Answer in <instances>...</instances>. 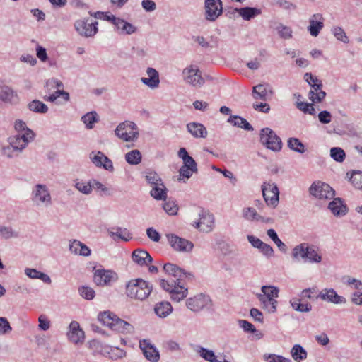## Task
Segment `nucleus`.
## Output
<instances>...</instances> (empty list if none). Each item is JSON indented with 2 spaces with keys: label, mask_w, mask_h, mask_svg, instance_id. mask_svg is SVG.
<instances>
[{
  "label": "nucleus",
  "mask_w": 362,
  "mask_h": 362,
  "mask_svg": "<svg viewBox=\"0 0 362 362\" xmlns=\"http://www.w3.org/2000/svg\"><path fill=\"white\" fill-rule=\"evenodd\" d=\"M152 291L153 285L141 278L129 280L125 286V293L129 298L141 301L146 300Z\"/></svg>",
  "instance_id": "f257e3e1"
},
{
  "label": "nucleus",
  "mask_w": 362,
  "mask_h": 362,
  "mask_svg": "<svg viewBox=\"0 0 362 362\" xmlns=\"http://www.w3.org/2000/svg\"><path fill=\"white\" fill-rule=\"evenodd\" d=\"M261 291L262 293H257L256 296L262 308L269 313H274L278 304L275 298L279 296V288L274 286H262Z\"/></svg>",
  "instance_id": "f03ea898"
},
{
  "label": "nucleus",
  "mask_w": 362,
  "mask_h": 362,
  "mask_svg": "<svg viewBox=\"0 0 362 362\" xmlns=\"http://www.w3.org/2000/svg\"><path fill=\"white\" fill-rule=\"evenodd\" d=\"M115 135L124 141H135L139 138L136 124L131 121H124L119 124L115 130Z\"/></svg>",
  "instance_id": "7ed1b4c3"
},
{
  "label": "nucleus",
  "mask_w": 362,
  "mask_h": 362,
  "mask_svg": "<svg viewBox=\"0 0 362 362\" xmlns=\"http://www.w3.org/2000/svg\"><path fill=\"white\" fill-rule=\"evenodd\" d=\"M259 141L267 148L274 152L280 151L282 148L281 138L269 127H265L260 130Z\"/></svg>",
  "instance_id": "20e7f679"
},
{
  "label": "nucleus",
  "mask_w": 362,
  "mask_h": 362,
  "mask_svg": "<svg viewBox=\"0 0 362 362\" xmlns=\"http://www.w3.org/2000/svg\"><path fill=\"white\" fill-rule=\"evenodd\" d=\"M31 200L37 206L49 207L52 205V197L47 185L37 184L31 192Z\"/></svg>",
  "instance_id": "39448f33"
},
{
  "label": "nucleus",
  "mask_w": 362,
  "mask_h": 362,
  "mask_svg": "<svg viewBox=\"0 0 362 362\" xmlns=\"http://www.w3.org/2000/svg\"><path fill=\"white\" fill-rule=\"evenodd\" d=\"M160 285L163 290L170 293L171 299L176 302L183 300L188 294L187 288L181 285L180 281L176 282L173 281L170 284L165 279H160Z\"/></svg>",
  "instance_id": "423d86ee"
},
{
  "label": "nucleus",
  "mask_w": 362,
  "mask_h": 362,
  "mask_svg": "<svg viewBox=\"0 0 362 362\" xmlns=\"http://www.w3.org/2000/svg\"><path fill=\"white\" fill-rule=\"evenodd\" d=\"M182 74L185 83L195 88L202 87L205 83L201 71L192 65L185 68Z\"/></svg>",
  "instance_id": "0eeeda50"
},
{
  "label": "nucleus",
  "mask_w": 362,
  "mask_h": 362,
  "mask_svg": "<svg viewBox=\"0 0 362 362\" xmlns=\"http://www.w3.org/2000/svg\"><path fill=\"white\" fill-rule=\"evenodd\" d=\"M310 194L320 199H330L334 196V190L322 182H314L309 188Z\"/></svg>",
  "instance_id": "6e6552de"
},
{
  "label": "nucleus",
  "mask_w": 362,
  "mask_h": 362,
  "mask_svg": "<svg viewBox=\"0 0 362 362\" xmlns=\"http://www.w3.org/2000/svg\"><path fill=\"white\" fill-rule=\"evenodd\" d=\"M118 279L116 272L105 269H95L93 274V281L97 286H110Z\"/></svg>",
  "instance_id": "1a4fd4ad"
},
{
  "label": "nucleus",
  "mask_w": 362,
  "mask_h": 362,
  "mask_svg": "<svg viewBox=\"0 0 362 362\" xmlns=\"http://www.w3.org/2000/svg\"><path fill=\"white\" fill-rule=\"evenodd\" d=\"M262 191L267 205L276 206L279 200V191L277 185L274 183L264 182L262 185Z\"/></svg>",
  "instance_id": "9d476101"
},
{
  "label": "nucleus",
  "mask_w": 362,
  "mask_h": 362,
  "mask_svg": "<svg viewBox=\"0 0 362 362\" xmlns=\"http://www.w3.org/2000/svg\"><path fill=\"white\" fill-rule=\"evenodd\" d=\"M211 303L210 297L203 293H199L186 300V306L193 312H199L208 307Z\"/></svg>",
  "instance_id": "9b49d317"
},
{
  "label": "nucleus",
  "mask_w": 362,
  "mask_h": 362,
  "mask_svg": "<svg viewBox=\"0 0 362 362\" xmlns=\"http://www.w3.org/2000/svg\"><path fill=\"white\" fill-rule=\"evenodd\" d=\"M166 238L170 245L176 251L190 252L194 247L191 241L180 238L175 234L168 233L166 234Z\"/></svg>",
  "instance_id": "f8f14e48"
},
{
  "label": "nucleus",
  "mask_w": 362,
  "mask_h": 362,
  "mask_svg": "<svg viewBox=\"0 0 362 362\" xmlns=\"http://www.w3.org/2000/svg\"><path fill=\"white\" fill-rule=\"evenodd\" d=\"M163 270L166 274L173 276L176 279L175 281L176 282H181L185 279L190 281L194 279V275L192 273L185 272L184 269L174 264H165L163 265Z\"/></svg>",
  "instance_id": "ddd939ff"
},
{
  "label": "nucleus",
  "mask_w": 362,
  "mask_h": 362,
  "mask_svg": "<svg viewBox=\"0 0 362 362\" xmlns=\"http://www.w3.org/2000/svg\"><path fill=\"white\" fill-rule=\"evenodd\" d=\"M206 19L214 21L223 12L222 2L221 0H205Z\"/></svg>",
  "instance_id": "4468645a"
},
{
  "label": "nucleus",
  "mask_w": 362,
  "mask_h": 362,
  "mask_svg": "<svg viewBox=\"0 0 362 362\" xmlns=\"http://www.w3.org/2000/svg\"><path fill=\"white\" fill-rule=\"evenodd\" d=\"M98 24L97 21L89 23L87 21L79 20L76 21L74 27L79 35L90 37L97 33L98 30Z\"/></svg>",
  "instance_id": "2eb2a0df"
},
{
  "label": "nucleus",
  "mask_w": 362,
  "mask_h": 362,
  "mask_svg": "<svg viewBox=\"0 0 362 362\" xmlns=\"http://www.w3.org/2000/svg\"><path fill=\"white\" fill-rule=\"evenodd\" d=\"M323 301L333 304H344L346 300L344 297L337 294L334 288H324L316 297Z\"/></svg>",
  "instance_id": "dca6fc26"
},
{
  "label": "nucleus",
  "mask_w": 362,
  "mask_h": 362,
  "mask_svg": "<svg viewBox=\"0 0 362 362\" xmlns=\"http://www.w3.org/2000/svg\"><path fill=\"white\" fill-rule=\"evenodd\" d=\"M199 219L195 223V228L203 232H210L214 226V218L209 211L202 210L199 214Z\"/></svg>",
  "instance_id": "f3484780"
},
{
  "label": "nucleus",
  "mask_w": 362,
  "mask_h": 362,
  "mask_svg": "<svg viewBox=\"0 0 362 362\" xmlns=\"http://www.w3.org/2000/svg\"><path fill=\"white\" fill-rule=\"evenodd\" d=\"M34 139V136H32V134L30 132L25 134H15L8 138V142L15 148L18 147L19 152L22 151L28 146V144Z\"/></svg>",
  "instance_id": "a211bd4d"
},
{
  "label": "nucleus",
  "mask_w": 362,
  "mask_h": 362,
  "mask_svg": "<svg viewBox=\"0 0 362 362\" xmlns=\"http://www.w3.org/2000/svg\"><path fill=\"white\" fill-rule=\"evenodd\" d=\"M68 338L74 344H83L85 339L84 332L81 329L80 325L76 321H72L69 325Z\"/></svg>",
  "instance_id": "6ab92c4d"
},
{
  "label": "nucleus",
  "mask_w": 362,
  "mask_h": 362,
  "mask_svg": "<svg viewBox=\"0 0 362 362\" xmlns=\"http://www.w3.org/2000/svg\"><path fill=\"white\" fill-rule=\"evenodd\" d=\"M139 346L146 359L152 362H157L160 358L159 352L148 340L143 339L139 341Z\"/></svg>",
  "instance_id": "aec40b11"
},
{
  "label": "nucleus",
  "mask_w": 362,
  "mask_h": 362,
  "mask_svg": "<svg viewBox=\"0 0 362 362\" xmlns=\"http://www.w3.org/2000/svg\"><path fill=\"white\" fill-rule=\"evenodd\" d=\"M113 25L115 30L119 35H132L137 30L136 26L119 17L117 18Z\"/></svg>",
  "instance_id": "412c9836"
},
{
  "label": "nucleus",
  "mask_w": 362,
  "mask_h": 362,
  "mask_svg": "<svg viewBox=\"0 0 362 362\" xmlns=\"http://www.w3.org/2000/svg\"><path fill=\"white\" fill-rule=\"evenodd\" d=\"M252 96L256 100H267L268 96L274 93L272 86L269 83L258 84L252 88Z\"/></svg>",
  "instance_id": "4be33fe9"
},
{
  "label": "nucleus",
  "mask_w": 362,
  "mask_h": 362,
  "mask_svg": "<svg viewBox=\"0 0 362 362\" xmlns=\"http://www.w3.org/2000/svg\"><path fill=\"white\" fill-rule=\"evenodd\" d=\"M146 74L148 78L143 77L141 81L151 89L158 88L160 84L158 72L155 69L148 67L146 69Z\"/></svg>",
  "instance_id": "5701e85b"
},
{
  "label": "nucleus",
  "mask_w": 362,
  "mask_h": 362,
  "mask_svg": "<svg viewBox=\"0 0 362 362\" xmlns=\"http://www.w3.org/2000/svg\"><path fill=\"white\" fill-rule=\"evenodd\" d=\"M328 208L335 216H343L348 212V207L341 198H334L329 204Z\"/></svg>",
  "instance_id": "b1692460"
},
{
  "label": "nucleus",
  "mask_w": 362,
  "mask_h": 362,
  "mask_svg": "<svg viewBox=\"0 0 362 362\" xmlns=\"http://www.w3.org/2000/svg\"><path fill=\"white\" fill-rule=\"evenodd\" d=\"M132 258L135 263L141 267L146 266L153 262V258L150 254L146 250L142 249L134 250Z\"/></svg>",
  "instance_id": "393cba45"
},
{
  "label": "nucleus",
  "mask_w": 362,
  "mask_h": 362,
  "mask_svg": "<svg viewBox=\"0 0 362 362\" xmlns=\"http://www.w3.org/2000/svg\"><path fill=\"white\" fill-rule=\"evenodd\" d=\"M310 25L308 28L310 34L313 37H317L322 29L323 18L321 14H314L309 21Z\"/></svg>",
  "instance_id": "a878e982"
},
{
  "label": "nucleus",
  "mask_w": 362,
  "mask_h": 362,
  "mask_svg": "<svg viewBox=\"0 0 362 362\" xmlns=\"http://www.w3.org/2000/svg\"><path fill=\"white\" fill-rule=\"evenodd\" d=\"M178 157L183 161L182 166L190 168L191 170L198 172L197 164L194 159L190 156L185 148H180L177 153Z\"/></svg>",
  "instance_id": "bb28decb"
},
{
  "label": "nucleus",
  "mask_w": 362,
  "mask_h": 362,
  "mask_svg": "<svg viewBox=\"0 0 362 362\" xmlns=\"http://www.w3.org/2000/svg\"><path fill=\"white\" fill-rule=\"evenodd\" d=\"M311 88L312 89L308 93L309 99L313 103L322 102L326 96V93L322 90V81H319L318 83L313 84Z\"/></svg>",
  "instance_id": "cd10ccee"
},
{
  "label": "nucleus",
  "mask_w": 362,
  "mask_h": 362,
  "mask_svg": "<svg viewBox=\"0 0 362 362\" xmlns=\"http://www.w3.org/2000/svg\"><path fill=\"white\" fill-rule=\"evenodd\" d=\"M69 250L75 255L83 257H88L91 253L90 250L86 245L77 240H74L69 244Z\"/></svg>",
  "instance_id": "c85d7f7f"
},
{
  "label": "nucleus",
  "mask_w": 362,
  "mask_h": 362,
  "mask_svg": "<svg viewBox=\"0 0 362 362\" xmlns=\"http://www.w3.org/2000/svg\"><path fill=\"white\" fill-rule=\"evenodd\" d=\"M107 232L109 235L115 241L120 239L127 242L132 238V235L128 231L127 228H123L121 227L112 228L108 229Z\"/></svg>",
  "instance_id": "c756f323"
},
{
  "label": "nucleus",
  "mask_w": 362,
  "mask_h": 362,
  "mask_svg": "<svg viewBox=\"0 0 362 362\" xmlns=\"http://www.w3.org/2000/svg\"><path fill=\"white\" fill-rule=\"evenodd\" d=\"M187 129L195 138H206L208 134L206 127L198 122L188 123Z\"/></svg>",
  "instance_id": "7c9ffc66"
},
{
  "label": "nucleus",
  "mask_w": 362,
  "mask_h": 362,
  "mask_svg": "<svg viewBox=\"0 0 362 362\" xmlns=\"http://www.w3.org/2000/svg\"><path fill=\"white\" fill-rule=\"evenodd\" d=\"M234 13H238L243 19L250 21L261 13V10L252 7H244L240 8H233Z\"/></svg>",
  "instance_id": "2f4dec72"
},
{
  "label": "nucleus",
  "mask_w": 362,
  "mask_h": 362,
  "mask_svg": "<svg viewBox=\"0 0 362 362\" xmlns=\"http://www.w3.org/2000/svg\"><path fill=\"white\" fill-rule=\"evenodd\" d=\"M117 317H118L115 314L109 310L100 313L98 317L100 322L112 329L114 328V324Z\"/></svg>",
  "instance_id": "473e14b6"
},
{
  "label": "nucleus",
  "mask_w": 362,
  "mask_h": 362,
  "mask_svg": "<svg viewBox=\"0 0 362 362\" xmlns=\"http://www.w3.org/2000/svg\"><path fill=\"white\" fill-rule=\"evenodd\" d=\"M227 122L232 124L233 126L240 127L247 131H252L253 127L252 125L244 118L238 116L232 115L228 118Z\"/></svg>",
  "instance_id": "72a5a7b5"
},
{
  "label": "nucleus",
  "mask_w": 362,
  "mask_h": 362,
  "mask_svg": "<svg viewBox=\"0 0 362 362\" xmlns=\"http://www.w3.org/2000/svg\"><path fill=\"white\" fill-rule=\"evenodd\" d=\"M155 313L160 317H165L173 311L171 304L168 301L158 303L154 308Z\"/></svg>",
  "instance_id": "f704fd0d"
},
{
  "label": "nucleus",
  "mask_w": 362,
  "mask_h": 362,
  "mask_svg": "<svg viewBox=\"0 0 362 362\" xmlns=\"http://www.w3.org/2000/svg\"><path fill=\"white\" fill-rule=\"evenodd\" d=\"M112 330H115L123 334H132L134 332V328L133 325L129 322L117 317L114 324V328Z\"/></svg>",
  "instance_id": "c9c22d12"
},
{
  "label": "nucleus",
  "mask_w": 362,
  "mask_h": 362,
  "mask_svg": "<svg viewBox=\"0 0 362 362\" xmlns=\"http://www.w3.org/2000/svg\"><path fill=\"white\" fill-rule=\"evenodd\" d=\"M151 195L156 200H165L167 199V188L161 182V185L152 187Z\"/></svg>",
  "instance_id": "e433bc0d"
},
{
  "label": "nucleus",
  "mask_w": 362,
  "mask_h": 362,
  "mask_svg": "<svg viewBox=\"0 0 362 362\" xmlns=\"http://www.w3.org/2000/svg\"><path fill=\"white\" fill-rule=\"evenodd\" d=\"M81 121L88 129H91L94 127L95 124L99 121V116L95 111H91L82 116Z\"/></svg>",
  "instance_id": "4c0bfd02"
},
{
  "label": "nucleus",
  "mask_w": 362,
  "mask_h": 362,
  "mask_svg": "<svg viewBox=\"0 0 362 362\" xmlns=\"http://www.w3.org/2000/svg\"><path fill=\"white\" fill-rule=\"evenodd\" d=\"M292 358L295 361H303L307 358L308 353L306 350L300 344H295L291 350Z\"/></svg>",
  "instance_id": "58836bf2"
},
{
  "label": "nucleus",
  "mask_w": 362,
  "mask_h": 362,
  "mask_svg": "<svg viewBox=\"0 0 362 362\" xmlns=\"http://www.w3.org/2000/svg\"><path fill=\"white\" fill-rule=\"evenodd\" d=\"M301 300L297 298L291 299L290 303L293 309L298 312L308 313L312 310V305L310 303H302Z\"/></svg>",
  "instance_id": "ea45409f"
},
{
  "label": "nucleus",
  "mask_w": 362,
  "mask_h": 362,
  "mask_svg": "<svg viewBox=\"0 0 362 362\" xmlns=\"http://www.w3.org/2000/svg\"><path fill=\"white\" fill-rule=\"evenodd\" d=\"M141 159V153L137 149L132 150L125 154V160L130 165H138Z\"/></svg>",
  "instance_id": "a19ab883"
},
{
  "label": "nucleus",
  "mask_w": 362,
  "mask_h": 362,
  "mask_svg": "<svg viewBox=\"0 0 362 362\" xmlns=\"http://www.w3.org/2000/svg\"><path fill=\"white\" fill-rule=\"evenodd\" d=\"M28 107L30 111L37 113H46L48 111V107L38 100H34L29 103Z\"/></svg>",
  "instance_id": "79ce46f5"
},
{
  "label": "nucleus",
  "mask_w": 362,
  "mask_h": 362,
  "mask_svg": "<svg viewBox=\"0 0 362 362\" xmlns=\"http://www.w3.org/2000/svg\"><path fill=\"white\" fill-rule=\"evenodd\" d=\"M287 145L290 149L295 152L303 153L305 151L304 144L297 138H289Z\"/></svg>",
  "instance_id": "37998d69"
},
{
  "label": "nucleus",
  "mask_w": 362,
  "mask_h": 362,
  "mask_svg": "<svg viewBox=\"0 0 362 362\" xmlns=\"http://www.w3.org/2000/svg\"><path fill=\"white\" fill-rule=\"evenodd\" d=\"M198 353L199 356L205 361L209 362H221V361H218L216 358V356L212 350H209L204 347H200Z\"/></svg>",
  "instance_id": "c03bdc74"
},
{
  "label": "nucleus",
  "mask_w": 362,
  "mask_h": 362,
  "mask_svg": "<svg viewBox=\"0 0 362 362\" xmlns=\"http://www.w3.org/2000/svg\"><path fill=\"white\" fill-rule=\"evenodd\" d=\"M307 243H301L296 245L292 250V257L294 259H298L299 257L303 259L308 256L307 252Z\"/></svg>",
  "instance_id": "a18cd8bd"
},
{
  "label": "nucleus",
  "mask_w": 362,
  "mask_h": 362,
  "mask_svg": "<svg viewBox=\"0 0 362 362\" xmlns=\"http://www.w3.org/2000/svg\"><path fill=\"white\" fill-rule=\"evenodd\" d=\"M14 128L17 132L16 134L27 135V134L30 132L32 134V136H35V133L27 127L25 122L23 120H16L14 124Z\"/></svg>",
  "instance_id": "49530a36"
},
{
  "label": "nucleus",
  "mask_w": 362,
  "mask_h": 362,
  "mask_svg": "<svg viewBox=\"0 0 362 362\" xmlns=\"http://www.w3.org/2000/svg\"><path fill=\"white\" fill-rule=\"evenodd\" d=\"M267 234L274 241L281 251L284 252L286 251V245L279 238L276 232L274 229H269L267 231Z\"/></svg>",
  "instance_id": "de8ad7c7"
},
{
  "label": "nucleus",
  "mask_w": 362,
  "mask_h": 362,
  "mask_svg": "<svg viewBox=\"0 0 362 362\" xmlns=\"http://www.w3.org/2000/svg\"><path fill=\"white\" fill-rule=\"evenodd\" d=\"M163 209L168 215H175L177 213L178 206L174 200L171 199L164 200Z\"/></svg>",
  "instance_id": "09e8293b"
},
{
  "label": "nucleus",
  "mask_w": 362,
  "mask_h": 362,
  "mask_svg": "<svg viewBox=\"0 0 362 362\" xmlns=\"http://www.w3.org/2000/svg\"><path fill=\"white\" fill-rule=\"evenodd\" d=\"M308 256L305 257L310 262L320 263L322 261V256L315 250L314 246L307 245Z\"/></svg>",
  "instance_id": "8fccbe9b"
},
{
  "label": "nucleus",
  "mask_w": 362,
  "mask_h": 362,
  "mask_svg": "<svg viewBox=\"0 0 362 362\" xmlns=\"http://www.w3.org/2000/svg\"><path fill=\"white\" fill-rule=\"evenodd\" d=\"M0 237L2 238H4L6 240L10 239L12 238H18V233L16 230H14L10 226H0Z\"/></svg>",
  "instance_id": "3c124183"
},
{
  "label": "nucleus",
  "mask_w": 362,
  "mask_h": 362,
  "mask_svg": "<svg viewBox=\"0 0 362 362\" xmlns=\"http://www.w3.org/2000/svg\"><path fill=\"white\" fill-rule=\"evenodd\" d=\"M330 156L334 160L341 163L345 159L346 153L341 148L333 147L330 149Z\"/></svg>",
  "instance_id": "603ef678"
},
{
  "label": "nucleus",
  "mask_w": 362,
  "mask_h": 362,
  "mask_svg": "<svg viewBox=\"0 0 362 362\" xmlns=\"http://www.w3.org/2000/svg\"><path fill=\"white\" fill-rule=\"evenodd\" d=\"M243 216L248 221L259 220L261 216L252 207L244 208L242 211Z\"/></svg>",
  "instance_id": "864d4df0"
},
{
  "label": "nucleus",
  "mask_w": 362,
  "mask_h": 362,
  "mask_svg": "<svg viewBox=\"0 0 362 362\" xmlns=\"http://www.w3.org/2000/svg\"><path fill=\"white\" fill-rule=\"evenodd\" d=\"M352 185L358 189L362 190V172L361 171H353L349 177Z\"/></svg>",
  "instance_id": "5fc2aeb1"
},
{
  "label": "nucleus",
  "mask_w": 362,
  "mask_h": 362,
  "mask_svg": "<svg viewBox=\"0 0 362 362\" xmlns=\"http://www.w3.org/2000/svg\"><path fill=\"white\" fill-rule=\"evenodd\" d=\"M19 149L18 147H14L13 146L8 144V145L2 147V153L5 156L8 158H13L14 156H18L21 153L19 152Z\"/></svg>",
  "instance_id": "6e6d98bb"
},
{
  "label": "nucleus",
  "mask_w": 362,
  "mask_h": 362,
  "mask_svg": "<svg viewBox=\"0 0 362 362\" xmlns=\"http://www.w3.org/2000/svg\"><path fill=\"white\" fill-rule=\"evenodd\" d=\"M275 29L277 30L279 36L281 38L287 40L292 37L293 31L290 27L279 24L276 27Z\"/></svg>",
  "instance_id": "4d7b16f0"
},
{
  "label": "nucleus",
  "mask_w": 362,
  "mask_h": 362,
  "mask_svg": "<svg viewBox=\"0 0 362 362\" xmlns=\"http://www.w3.org/2000/svg\"><path fill=\"white\" fill-rule=\"evenodd\" d=\"M13 97V90L8 86H3L0 89V100L4 102L11 101Z\"/></svg>",
  "instance_id": "13d9d810"
},
{
  "label": "nucleus",
  "mask_w": 362,
  "mask_h": 362,
  "mask_svg": "<svg viewBox=\"0 0 362 362\" xmlns=\"http://www.w3.org/2000/svg\"><path fill=\"white\" fill-rule=\"evenodd\" d=\"M263 358L267 362H291L289 358L274 354H265Z\"/></svg>",
  "instance_id": "bf43d9fd"
},
{
  "label": "nucleus",
  "mask_w": 362,
  "mask_h": 362,
  "mask_svg": "<svg viewBox=\"0 0 362 362\" xmlns=\"http://www.w3.org/2000/svg\"><path fill=\"white\" fill-rule=\"evenodd\" d=\"M332 32L338 40L341 41L344 43L349 42V37L346 36L344 30L341 27L333 28L332 29Z\"/></svg>",
  "instance_id": "052dcab7"
},
{
  "label": "nucleus",
  "mask_w": 362,
  "mask_h": 362,
  "mask_svg": "<svg viewBox=\"0 0 362 362\" xmlns=\"http://www.w3.org/2000/svg\"><path fill=\"white\" fill-rule=\"evenodd\" d=\"M74 186L79 192L84 194H89L92 192V186L90 182L86 183L77 180Z\"/></svg>",
  "instance_id": "680f3d73"
},
{
  "label": "nucleus",
  "mask_w": 362,
  "mask_h": 362,
  "mask_svg": "<svg viewBox=\"0 0 362 362\" xmlns=\"http://www.w3.org/2000/svg\"><path fill=\"white\" fill-rule=\"evenodd\" d=\"M145 177L147 182L152 187L155 186L156 185H161L162 180L156 172L147 173Z\"/></svg>",
  "instance_id": "e2e57ef3"
},
{
  "label": "nucleus",
  "mask_w": 362,
  "mask_h": 362,
  "mask_svg": "<svg viewBox=\"0 0 362 362\" xmlns=\"http://www.w3.org/2000/svg\"><path fill=\"white\" fill-rule=\"evenodd\" d=\"M78 290L81 296L86 300H92L95 297V291L89 286H81Z\"/></svg>",
  "instance_id": "0e129e2a"
},
{
  "label": "nucleus",
  "mask_w": 362,
  "mask_h": 362,
  "mask_svg": "<svg viewBox=\"0 0 362 362\" xmlns=\"http://www.w3.org/2000/svg\"><path fill=\"white\" fill-rule=\"evenodd\" d=\"M12 330L9 322L6 317H0V335L9 333Z\"/></svg>",
  "instance_id": "69168bd1"
},
{
  "label": "nucleus",
  "mask_w": 362,
  "mask_h": 362,
  "mask_svg": "<svg viewBox=\"0 0 362 362\" xmlns=\"http://www.w3.org/2000/svg\"><path fill=\"white\" fill-rule=\"evenodd\" d=\"M194 173H195V171L191 170L190 168H187L182 165L179 170L180 177L178 178V180L180 182L184 179L187 180L192 177Z\"/></svg>",
  "instance_id": "338daca9"
},
{
  "label": "nucleus",
  "mask_w": 362,
  "mask_h": 362,
  "mask_svg": "<svg viewBox=\"0 0 362 362\" xmlns=\"http://www.w3.org/2000/svg\"><path fill=\"white\" fill-rule=\"evenodd\" d=\"M38 322V327L40 329L47 331L50 328V321L45 315H40Z\"/></svg>",
  "instance_id": "774afa93"
}]
</instances>
